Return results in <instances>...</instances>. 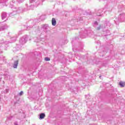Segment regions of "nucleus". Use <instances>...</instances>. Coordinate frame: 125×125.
<instances>
[{
	"label": "nucleus",
	"mask_w": 125,
	"mask_h": 125,
	"mask_svg": "<svg viewBox=\"0 0 125 125\" xmlns=\"http://www.w3.org/2000/svg\"><path fill=\"white\" fill-rule=\"evenodd\" d=\"M88 35H89V36H90V37H91V35H90L89 34H88Z\"/></svg>",
	"instance_id": "nucleus-24"
},
{
	"label": "nucleus",
	"mask_w": 125,
	"mask_h": 125,
	"mask_svg": "<svg viewBox=\"0 0 125 125\" xmlns=\"http://www.w3.org/2000/svg\"><path fill=\"white\" fill-rule=\"evenodd\" d=\"M52 25L53 26H56V21L55 20V18H52Z\"/></svg>",
	"instance_id": "nucleus-5"
},
{
	"label": "nucleus",
	"mask_w": 125,
	"mask_h": 125,
	"mask_svg": "<svg viewBox=\"0 0 125 125\" xmlns=\"http://www.w3.org/2000/svg\"><path fill=\"white\" fill-rule=\"evenodd\" d=\"M6 93L8 92V89H6Z\"/></svg>",
	"instance_id": "nucleus-23"
},
{
	"label": "nucleus",
	"mask_w": 125,
	"mask_h": 125,
	"mask_svg": "<svg viewBox=\"0 0 125 125\" xmlns=\"http://www.w3.org/2000/svg\"><path fill=\"white\" fill-rule=\"evenodd\" d=\"M22 8H19L17 10V11H19H19H20V12H22Z\"/></svg>",
	"instance_id": "nucleus-18"
},
{
	"label": "nucleus",
	"mask_w": 125,
	"mask_h": 125,
	"mask_svg": "<svg viewBox=\"0 0 125 125\" xmlns=\"http://www.w3.org/2000/svg\"><path fill=\"white\" fill-rule=\"evenodd\" d=\"M45 117V114H44V113H41L40 115L39 119L40 120H42V119H44Z\"/></svg>",
	"instance_id": "nucleus-6"
},
{
	"label": "nucleus",
	"mask_w": 125,
	"mask_h": 125,
	"mask_svg": "<svg viewBox=\"0 0 125 125\" xmlns=\"http://www.w3.org/2000/svg\"><path fill=\"white\" fill-rule=\"evenodd\" d=\"M48 28H49V27L47 24H45L43 26V29L44 31H47V30H48Z\"/></svg>",
	"instance_id": "nucleus-7"
},
{
	"label": "nucleus",
	"mask_w": 125,
	"mask_h": 125,
	"mask_svg": "<svg viewBox=\"0 0 125 125\" xmlns=\"http://www.w3.org/2000/svg\"><path fill=\"white\" fill-rule=\"evenodd\" d=\"M86 34H87V32H86Z\"/></svg>",
	"instance_id": "nucleus-26"
},
{
	"label": "nucleus",
	"mask_w": 125,
	"mask_h": 125,
	"mask_svg": "<svg viewBox=\"0 0 125 125\" xmlns=\"http://www.w3.org/2000/svg\"><path fill=\"white\" fill-rule=\"evenodd\" d=\"M18 66V60L15 61L13 68H17V66Z\"/></svg>",
	"instance_id": "nucleus-9"
},
{
	"label": "nucleus",
	"mask_w": 125,
	"mask_h": 125,
	"mask_svg": "<svg viewBox=\"0 0 125 125\" xmlns=\"http://www.w3.org/2000/svg\"><path fill=\"white\" fill-rule=\"evenodd\" d=\"M118 19L120 21L123 22V21H124V20H123V19H124V14H120L118 17Z\"/></svg>",
	"instance_id": "nucleus-3"
},
{
	"label": "nucleus",
	"mask_w": 125,
	"mask_h": 125,
	"mask_svg": "<svg viewBox=\"0 0 125 125\" xmlns=\"http://www.w3.org/2000/svg\"><path fill=\"white\" fill-rule=\"evenodd\" d=\"M95 25H98V22H97V21H95V22H94V27H95Z\"/></svg>",
	"instance_id": "nucleus-20"
},
{
	"label": "nucleus",
	"mask_w": 125,
	"mask_h": 125,
	"mask_svg": "<svg viewBox=\"0 0 125 125\" xmlns=\"http://www.w3.org/2000/svg\"><path fill=\"white\" fill-rule=\"evenodd\" d=\"M119 85H120V86H121V87H125V82H120L119 83Z\"/></svg>",
	"instance_id": "nucleus-10"
},
{
	"label": "nucleus",
	"mask_w": 125,
	"mask_h": 125,
	"mask_svg": "<svg viewBox=\"0 0 125 125\" xmlns=\"http://www.w3.org/2000/svg\"><path fill=\"white\" fill-rule=\"evenodd\" d=\"M14 125H18V124H17V122H15Z\"/></svg>",
	"instance_id": "nucleus-22"
},
{
	"label": "nucleus",
	"mask_w": 125,
	"mask_h": 125,
	"mask_svg": "<svg viewBox=\"0 0 125 125\" xmlns=\"http://www.w3.org/2000/svg\"><path fill=\"white\" fill-rule=\"evenodd\" d=\"M27 40H28L27 36H24L20 39V42L21 44H25V43L27 42Z\"/></svg>",
	"instance_id": "nucleus-1"
},
{
	"label": "nucleus",
	"mask_w": 125,
	"mask_h": 125,
	"mask_svg": "<svg viewBox=\"0 0 125 125\" xmlns=\"http://www.w3.org/2000/svg\"><path fill=\"white\" fill-rule=\"evenodd\" d=\"M17 1H18V2L19 3H21V2H23V1H24V0H17Z\"/></svg>",
	"instance_id": "nucleus-19"
},
{
	"label": "nucleus",
	"mask_w": 125,
	"mask_h": 125,
	"mask_svg": "<svg viewBox=\"0 0 125 125\" xmlns=\"http://www.w3.org/2000/svg\"><path fill=\"white\" fill-rule=\"evenodd\" d=\"M104 33H106L107 34H105L104 36H108V35H110V31L106 30Z\"/></svg>",
	"instance_id": "nucleus-15"
},
{
	"label": "nucleus",
	"mask_w": 125,
	"mask_h": 125,
	"mask_svg": "<svg viewBox=\"0 0 125 125\" xmlns=\"http://www.w3.org/2000/svg\"><path fill=\"white\" fill-rule=\"evenodd\" d=\"M2 20H3V19H4L5 18H6V17H7V15H6V13L5 12H3L2 13Z\"/></svg>",
	"instance_id": "nucleus-4"
},
{
	"label": "nucleus",
	"mask_w": 125,
	"mask_h": 125,
	"mask_svg": "<svg viewBox=\"0 0 125 125\" xmlns=\"http://www.w3.org/2000/svg\"><path fill=\"white\" fill-rule=\"evenodd\" d=\"M45 61H50V59H49V58L48 57H46L44 59Z\"/></svg>",
	"instance_id": "nucleus-16"
},
{
	"label": "nucleus",
	"mask_w": 125,
	"mask_h": 125,
	"mask_svg": "<svg viewBox=\"0 0 125 125\" xmlns=\"http://www.w3.org/2000/svg\"><path fill=\"white\" fill-rule=\"evenodd\" d=\"M102 12H103V9H100L98 11L97 13V15L98 16H101L102 15Z\"/></svg>",
	"instance_id": "nucleus-2"
},
{
	"label": "nucleus",
	"mask_w": 125,
	"mask_h": 125,
	"mask_svg": "<svg viewBox=\"0 0 125 125\" xmlns=\"http://www.w3.org/2000/svg\"><path fill=\"white\" fill-rule=\"evenodd\" d=\"M26 6H27V10H29V9H33L34 8L33 5H30L28 6V4H26Z\"/></svg>",
	"instance_id": "nucleus-12"
},
{
	"label": "nucleus",
	"mask_w": 125,
	"mask_h": 125,
	"mask_svg": "<svg viewBox=\"0 0 125 125\" xmlns=\"http://www.w3.org/2000/svg\"><path fill=\"white\" fill-rule=\"evenodd\" d=\"M24 93L23 92V91H21V92L19 94V95L20 96H22V95H23V94Z\"/></svg>",
	"instance_id": "nucleus-17"
},
{
	"label": "nucleus",
	"mask_w": 125,
	"mask_h": 125,
	"mask_svg": "<svg viewBox=\"0 0 125 125\" xmlns=\"http://www.w3.org/2000/svg\"><path fill=\"white\" fill-rule=\"evenodd\" d=\"M32 28H33V26H27V27H26V30H27V31H29V30H31V29H32Z\"/></svg>",
	"instance_id": "nucleus-14"
},
{
	"label": "nucleus",
	"mask_w": 125,
	"mask_h": 125,
	"mask_svg": "<svg viewBox=\"0 0 125 125\" xmlns=\"http://www.w3.org/2000/svg\"><path fill=\"white\" fill-rule=\"evenodd\" d=\"M7 28V25L6 24H5L4 26H1L0 28V31H3V30H5V29Z\"/></svg>",
	"instance_id": "nucleus-8"
},
{
	"label": "nucleus",
	"mask_w": 125,
	"mask_h": 125,
	"mask_svg": "<svg viewBox=\"0 0 125 125\" xmlns=\"http://www.w3.org/2000/svg\"><path fill=\"white\" fill-rule=\"evenodd\" d=\"M100 78H101V76H100Z\"/></svg>",
	"instance_id": "nucleus-25"
},
{
	"label": "nucleus",
	"mask_w": 125,
	"mask_h": 125,
	"mask_svg": "<svg viewBox=\"0 0 125 125\" xmlns=\"http://www.w3.org/2000/svg\"><path fill=\"white\" fill-rule=\"evenodd\" d=\"M17 39V36L15 37H12L11 40V42H14L16 41V39Z\"/></svg>",
	"instance_id": "nucleus-11"
},
{
	"label": "nucleus",
	"mask_w": 125,
	"mask_h": 125,
	"mask_svg": "<svg viewBox=\"0 0 125 125\" xmlns=\"http://www.w3.org/2000/svg\"><path fill=\"white\" fill-rule=\"evenodd\" d=\"M35 0H30V2L32 3V2H34V1H35ZM42 1H43L44 0H41Z\"/></svg>",
	"instance_id": "nucleus-21"
},
{
	"label": "nucleus",
	"mask_w": 125,
	"mask_h": 125,
	"mask_svg": "<svg viewBox=\"0 0 125 125\" xmlns=\"http://www.w3.org/2000/svg\"><path fill=\"white\" fill-rule=\"evenodd\" d=\"M105 26H104L103 25H100L99 27H98L97 30H99L100 29H104Z\"/></svg>",
	"instance_id": "nucleus-13"
}]
</instances>
